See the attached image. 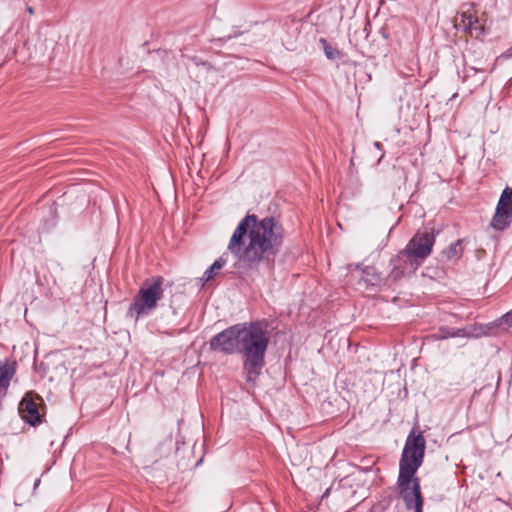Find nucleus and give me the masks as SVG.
I'll use <instances>...</instances> for the list:
<instances>
[{
	"mask_svg": "<svg viewBox=\"0 0 512 512\" xmlns=\"http://www.w3.org/2000/svg\"><path fill=\"white\" fill-rule=\"evenodd\" d=\"M16 373V362H0V388L7 389L10 381Z\"/></svg>",
	"mask_w": 512,
	"mask_h": 512,
	"instance_id": "obj_12",
	"label": "nucleus"
},
{
	"mask_svg": "<svg viewBox=\"0 0 512 512\" xmlns=\"http://www.w3.org/2000/svg\"><path fill=\"white\" fill-rule=\"evenodd\" d=\"M506 325L507 328H512V309L502 315L498 320H496L495 325Z\"/></svg>",
	"mask_w": 512,
	"mask_h": 512,
	"instance_id": "obj_17",
	"label": "nucleus"
},
{
	"mask_svg": "<svg viewBox=\"0 0 512 512\" xmlns=\"http://www.w3.org/2000/svg\"><path fill=\"white\" fill-rule=\"evenodd\" d=\"M479 336V334H473L468 331L467 328H450L447 326H441L438 331L428 336L432 340H444L448 338H471Z\"/></svg>",
	"mask_w": 512,
	"mask_h": 512,
	"instance_id": "obj_9",
	"label": "nucleus"
},
{
	"mask_svg": "<svg viewBox=\"0 0 512 512\" xmlns=\"http://www.w3.org/2000/svg\"><path fill=\"white\" fill-rule=\"evenodd\" d=\"M460 244H461V240H457L456 242L454 243H451L444 251H443V255L448 259V260H452V259H458L461 254H462V251H461V248H460Z\"/></svg>",
	"mask_w": 512,
	"mask_h": 512,
	"instance_id": "obj_15",
	"label": "nucleus"
},
{
	"mask_svg": "<svg viewBox=\"0 0 512 512\" xmlns=\"http://www.w3.org/2000/svg\"><path fill=\"white\" fill-rule=\"evenodd\" d=\"M19 412L22 419L31 426H36L41 421L38 405L28 393L25 394L20 402Z\"/></svg>",
	"mask_w": 512,
	"mask_h": 512,
	"instance_id": "obj_8",
	"label": "nucleus"
},
{
	"mask_svg": "<svg viewBox=\"0 0 512 512\" xmlns=\"http://www.w3.org/2000/svg\"><path fill=\"white\" fill-rule=\"evenodd\" d=\"M356 268L361 269L362 275L360 280L366 287H379L385 284V278L382 277L381 273L374 266L362 267L361 264H357Z\"/></svg>",
	"mask_w": 512,
	"mask_h": 512,
	"instance_id": "obj_10",
	"label": "nucleus"
},
{
	"mask_svg": "<svg viewBox=\"0 0 512 512\" xmlns=\"http://www.w3.org/2000/svg\"><path fill=\"white\" fill-rule=\"evenodd\" d=\"M227 254L224 253L222 256H220L218 259H216L213 264L206 269V271L203 273L202 277L200 278L201 285L204 286L205 283L208 281L214 279L216 275L218 274L219 270L222 269L225 264L227 263L226 259Z\"/></svg>",
	"mask_w": 512,
	"mask_h": 512,
	"instance_id": "obj_13",
	"label": "nucleus"
},
{
	"mask_svg": "<svg viewBox=\"0 0 512 512\" xmlns=\"http://www.w3.org/2000/svg\"><path fill=\"white\" fill-rule=\"evenodd\" d=\"M374 146L377 148V149H381L382 148V145L380 142H374Z\"/></svg>",
	"mask_w": 512,
	"mask_h": 512,
	"instance_id": "obj_20",
	"label": "nucleus"
},
{
	"mask_svg": "<svg viewBox=\"0 0 512 512\" xmlns=\"http://www.w3.org/2000/svg\"><path fill=\"white\" fill-rule=\"evenodd\" d=\"M241 34H242V32L240 30L235 29V30H233V32L231 34H229L227 36H223L221 38H218L217 41L225 43L233 38L240 36Z\"/></svg>",
	"mask_w": 512,
	"mask_h": 512,
	"instance_id": "obj_18",
	"label": "nucleus"
},
{
	"mask_svg": "<svg viewBox=\"0 0 512 512\" xmlns=\"http://www.w3.org/2000/svg\"><path fill=\"white\" fill-rule=\"evenodd\" d=\"M479 73H484L483 70L475 68L473 66H465L463 69V82H468L469 86L476 88L484 84L485 77L478 76Z\"/></svg>",
	"mask_w": 512,
	"mask_h": 512,
	"instance_id": "obj_11",
	"label": "nucleus"
},
{
	"mask_svg": "<svg viewBox=\"0 0 512 512\" xmlns=\"http://www.w3.org/2000/svg\"><path fill=\"white\" fill-rule=\"evenodd\" d=\"M396 261H399L396 257L391 259V264H393L394 266H393L389 276L385 279V283L390 280L397 281L403 277L404 269L396 266L395 265Z\"/></svg>",
	"mask_w": 512,
	"mask_h": 512,
	"instance_id": "obj_16",
	"label": "nucleus"
},
{
	"mask_svg": "<svg viewBox=\"0 0 512 512\" xmlns=\"http://www.w3.org/2000/svg\"><path fill=\"white\" fill-rule=\"evenodd\" d=\"M383 157H384V153H382V154H381V156H380V158H379L378 162H380V160H381Z\"/></svg>",
	"mask_w": 512,
	"mask_h": 512,
	"instance_id": "obj_23",
	"label": "nucleus"
},
{
	"mask_svg": "<svg viewBox=\"0 0 512 512\" xmlns=\"http://www.w3.org/2000/svg\"><path fill=\"white\" fill-rule=\"evenodd\" d=\"M285 239V229L273 216L247 214L234 230L227 250L247 270L270 272Z\"/></svg>",
	"mask_w": 512,
	"mask_h": 512,
	"instance_id": "obj_1",
	"label": "nucleus"
},
{
	"mask_svg": "<svg viewBox=\"0 0 512 512\" xmlns=\"http://www.w3.org/2000/svg\"><path fill=\"white\" fill-rule=\"evenodd\" d=\"M27 11H28L29 14H33L34 13L33 7H28Z\"/></svg>",
	"mask_w": 512,
	"mask_h": 512,
	"instance_id": "obj_22",
	"label": "nucleus"
},
{
	"mask_svg": "<svg viewBox=\"0 0 512 512\" xmlns=\"http://www.w3.org/2000/svg\"><path fill=\"white\" fill-rule=\"evenodd\" d=\"M426 442L422 435L414 434L412 430L405 442L399 461V474L397 485L399 495L408 510L423 512V499L421 495L420 480L416 477L425 456Z\"/></svg>",
	"mask_w": 512,
	"mask_h": 512,
	"instance_id": "obj_3",
	"label": "nucleus"
},
{
	"mask_svg": "<svg viewBox=\"0 0 512 512\" xmlns=\"http://www.w3.org/2000/svg\"><path fill=\"white\" fill-rule=\"evenodd\" d=\"M319 42L327 59L336 61L342 57V53L338 50V48L332 46L326 39L321 38Z\"/></svg>",
	"mask_w": 512,
	"mask_h": 512,
	"instance_id": "obj_14",
	"label": "nucleus"
},
{
	"mask_svg": "<svg viewBox=\"0 0 512 512\" xmlns=\"http://www.w3.org/2000/svg\"><path fill=\"white\" fill-rule=\"evenodd\" d=\"M512 219V188L506 187L499 198L490 226L498 231L509 227Z\"/></svg>",
	"mask_w": 512,
	"mask_h": 512,
	"instance_id": "obj_6",
	"label": "nucleus"
},
{
	"mask_svg": "<svg viewBox=\"0 0 512 512\" xmlns=\"http://www.w3.org/2000/svg\"><path fill=\"white\" fill-rule=\"evenodd\" d=\"M435 243V235L428 231H418L409 240L406 247L400 251L396 258L400 260L402 257L415 260L418 264L423 262L430 254Z\"/></svg>",
	"mask_w": 512,
	"mask_h": 512,
	"instance_id": "obj_5",
	"label": "nucleus"
},
{
	"mask_svg": "<svg viewBox=\"0 0 512 512\" xmlns=\"http://www.w3.org/2000/svg\"><path fill=\"white\" fill-rule=\"evenodd\" d=\"M270 333L262 321L237 323L214 335L209 341L213 352L242 354L243 370L248 383H255L265 366Z\"/></svg>",
	"mask_w": 512,
	"mask_h": 512,
	"instance_id": "obj_2",
	"label": "nucleus"
},
{
	"mask_svg": "<svg viewBox=\"0 0 512 512\" xmlns=\"http://www.w3.org/2000/svg\"><path fill=\"white\" fill-rule=\"evenodd\" d=\"M163 282L164 279L161 276L146 279L130 304L127 317L137 321L154 310L158 301L163 298Z\"/></svg>",
	"mask_w": 512,
	"mask_h": 512,
	"instance_id": "obj_4",
	"label": "nucleus"
},
{
	"mask_svg": "<svg viewBox=\"0 0 512 512\" xmlns=\"http://www.w3.org/2000/svg\"><path fill=\"white\" fill-rule=\"evenodd\" d=\"M197 65H203V66H209L207 62L201 61V62H195Z\"/></svg>",
	"mask_w": 512,
	"mask_h": 512,
	"instance_id": "obj_21",
	"label": "nucleus"
},
{
	"mask_svg": "<svg viewBox=\"0 0 512 512\" xmlns=\"http://www.w3.org/2000/svg\"><path fill=\"white\" fill-rule=\"evenodd\" d=\"M501 57L505 58V59H509V58H512V46L510 48H508L502 55Z\"/></svg>",
	"mask_w": 512,
	"mask_h": 512,
	"instance_id": "obj_19",
	"label": "nucleus"
},
{
	"mask_svg": "<svg viewBox=\"0 0 512 512\" xmlns=\"http://www.w3.org/2000/svg\"><path fill=\"white\" fill-rule=\"evenodd\" d=\"M474 3H465L462 8L465 9L460 13V26H462L463 30L467 32L470 36L479 38L484 35L485 27L480 22L479 17L473 12Z\"/></svg>",
	"mask_w": 512,
	"mask_h": 512,
	"instance_id": "obj_7",
	"label": "nucleus"
}]
</instances>
